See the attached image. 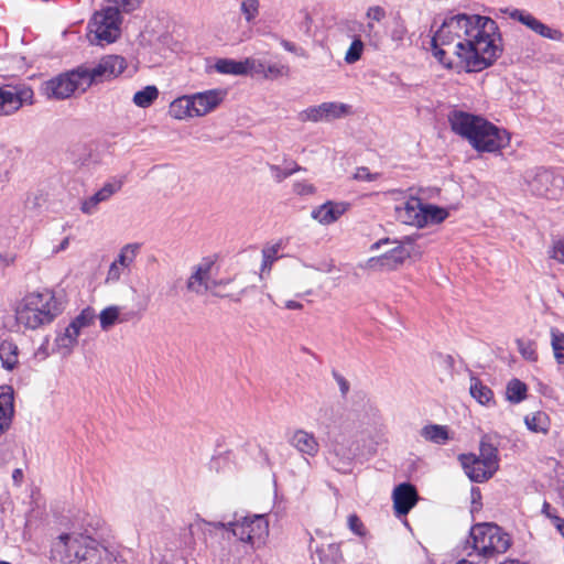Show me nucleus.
<instances>
[{
    "instance_id": "nucleus-34",
    "label": "nucleus",
    "mask_w": 564,
    "mask_h": 564,
    "mask_svg": "<svg viewBox=\"0 0 564 564\" xmlns=\"http://www.w3.org/2000/svg\"><path fill=\"white\" fill-rule=\"evenodd\" d=\"M141 243L133 242L124 245L118 254L117 262L124 269H129L140 252Z\"/></svg>"
},
{
    "instance_id": "nucleus-14",
    "label": "nucleus",
    "mask_w": 564,
    "mask_h": 564,
    "mask_svg": "<svg viewBox=\"0 0 564 564\" xmlns=\"http://www.w3.org/2000/svg\"><path fill=\"white\" fill-rule=\"evenodd\" d=\"M395 217L405 225L424 227L423 203L417 197H410L394 207Z\"/></svg>"
},
{
    "instance_id": "nucleus-52",
    "label": "nucleus",
    "mask_w": 564,
    "mask_h": 564,
    "mask_svg": "<svg viewBox=\"0 0 564 564\" xmlns=\"http://www.w3.org/2000/svg\"><path fill=\"white\" fill-rule=\"evenodd\" d=\"M384 260L383 254L379 257H371L361 265V268L369 271H387Z\"/></svg>"
},
{
    "instance_id": "nucleus-62",
    "label": "nucleus",
    "mask_w": 564,
    "mask_h": 564,
    "mask_svg": "<svg viewBox=\"0 0 564 564\" xmlns=\"http://www.w3.org/2000/svg\"><path fill=\"white\" fill-rule=\"evenodd\" d=\"M281 45L288 52L296 53V51H297L296 45L290 41L282 40Z\"/></svg>"
},
{
    "instance_id": "nucleus-36",
    "label": "nucleus",
    "mask_w": 564,
    "mask_h": 564,
    "mask_svg": "<svg viewBox=\"0 0 564 564\" xmlns=\"http://www.w3.org/2000/svg\"><path fill=\"white\" fill-rule=\"evenodd\" d=\"M159 90L155 86H147L137 91L133 96V102L141 108H148L158 98Z\"/></svg>"
},
{
    "instance_id": "nucleus-4",
    "label": "nucleus",
    "mask_w": 564,
    "mask_h": 564,
    "mask_svg": "<svg viewBox=\"0 0 564 564\" xmlns=\"http://www.w3.org/2000/svg\"><path fill=\"white\" fill-rule=\"evenodd\" d=\"M62 312L55 293L44 289L28 293L18 305L15 317L19 325L35 330L51 324Z\"/></svg>"
},
{
    "instance_id": "nucleus-7",
    "label": "nucleus",
    "mask_w": 564,
    "mask_h": 564,
    "mask_svg": "<svg viewBox=\"0 0 564 564\" xmlns=\"http://www.w3.org/2000/svg\"><path fill=\"white\" fill-rule=\"evenodd\" d=\"M90 87L86 65L62 73L44 83L47 97L64 100L76 93L83 94Z\"/></svg>"
},
{
    "instance_id": "nucleus-26",
    "label": "nucleus",
    "mask_w": 564,
    "mask_h": 564,
    "mask_svg": "<svg viewBox=\"0 0 564 564\" xmlns=\"http://www.w3.org/2000/svg\"><path fill=\"white\" fill-rule=\"evenodd\" d=\"M78 336V330H76L74 326L68 325L65 332L56 337L55 345L58 352L63 356L69 355L77 344Z\"/></svg>"
},
{
    "instance_id": "nucleus-22",
    "label": "nucleus",
    "mask_w": 564,
    "mask_h": 564,
    "mask_svg": "<svg viewBox=\"0 0 564 564\" xmlns=\"http://www.w3.org/2000/svg\"><path fill=\"white\" fill-rule=\"evenodd\" d=\"M478 457L482 459L491 470H498L500 459L497 436L486 434L481 437Z\"/></svg>"
},
{
    "instance_id": "nucleus-63",
    "label": "nucleus",
    "mask_w": 564,
    "mask_h": 564,
    "mask_svg": "<svg viewBox=\"0 0 564 564\" xmlns=\"http://www.w3.org/2000/svg\"><path fill=\"white\" fill-rule=\"evenodd\" d=\"M392 241L390 240V238H383V239H380L378 241H376L375 243L371 245L370 247V250L371 251H376L378 250L381 246L383 245H389L391 243Z\"/></svg>"
},
{
    "instance_id": "nucleus-6",
    "label": "nucleus",
    "mask_w": 564,
    "mask_h": 564,
    "mask_svg": "<svg viewBox=\"0 0 564 564\" xmlns=\"http://www.w3.org/2000/svg\"><path fill=\"white\" fill-rule=\"evenodd\" d=\"M226 524V532L246 545V553L262 546L269 535V521L262 514L242 517Z\"/></svg>"
},
{
    "instance_id": "nucleus-30",
    "label": "nucleus",
    "mask_w": 564,
    "mask_h": 564,
    "mask_svg": "<svg viewBox=\"0 0 564 564\" xmlns=\"http://www.w3.org/2000/svg\"><path fill=\"white\" fill-rule=\"evenodd\" d=\"M13 389L10 386L0 387V417L10 424L14 412Z\"/></svg>"
},
{
    "instance_id": "nucleus-38",
    "label": "nucleus",
    "mask_w": 564,
    "mask_h": 564,
    "mask_svg": "<svg viewBox=\"0 0 564 564\" xmlns=\"http://www.w3.org/2000/svg\"><path fill=\"white\" fill-rule=\"evenodd\" d=\"M423 214L425 218L424 226L429 224H440L448 216V213L445 208L431 204H423Z\"/></svg>"
},
{
    "instance_id": "nucleus-8",
    "label": "nucleus",
    "mask_w": 564,
    "mask_h": 564,
    "mask_svg": "<svg viewBox=\"0 0 564 564\" xmlns=\"http://www.w3.org/2000/svg\"><path fill=\"white\" fill-rule=\"evenodd\" d=\"M122 18L116 7H105L100 11L94 13L89 21L88 28L93 44L104 45L116 42L120 34V25Z\"/></svg>"
},
{
    "instance_id": "nucleus-49",
    "label": "nucleus",
    "mask_w": 564,
    "mask_h": 564,
    "mask_svg": "<svg viewBox=\"0 0 564 564\" xmlns=\"http://www.w3.org/2000/svg\"><path fill=\"white\" fill-rule=\"evenodd\" d=\"M241 12L248 22L252 21L259 12V0H242Z\"/></svg>"
},
{
    "instance_id": "nucleus-18",
    "label": "nucleus",
    "mask_w": 564,
    "mask_h": 564,
    "mask_svg": "<svg viewBox=\"0 0 564 564\" xmlns=\"http://www.w3.org/2000/svg\"><path fill=\"white\" fill-rule=\"evenodd\" d=\"M393 507L398 516H405L415 506L417 492L411 484H400L393 490Z\"/></svg>"
},
{
    "instance_id": "nucleus-13",
    "label": "nucleus",
    "mask_w": 564,
    "mask_h": 564,
    "mask_svg": "<svg viewBox=\"0 0 564 564\" xmlns=\"http://www.w3.org/2000/svg\"><path fill=\"white\" fill-rule=\"evenodd\" d=\"M214 261L205 258L192 268V273L186 281L188 292L203 295L210 289V272Z\"/></svg>"
},
{
    "instance_id": "nucleus-47",
    "label": "nucleus",
    "mask_w": 564,
    "mask_h": 564,
    "mask_svg": "<svg viewBox=\"0 0 564 564\" xmlns=\"http://www.w3.org/2000/svg\"><path fill=\"white\" fill-rule=\"evenodd\" d=\"M290 68L288 65L284 64H265V70L263 74V78L265 79H276L282 76H289Z\"/></svg>"
},
{
    "instance_id": "nucleus-31",
    "label": "nucleus",
    "mask_w": 564,
    "mask_h": 564,
    "mask_svg": "<svg viewBox=\"0 0 564 564\" xmlns=\"http://www.w3.org/2000/svg\"><path fill=\"white\" fill-rule=\"evenodd\" d=\"M100 327L104 330H108L116 323L127 322L128 318L121 316V308L119 306L112 305L104 308L99 314Z\"/></svg>"
},
{
    "instance_id": "nucleus-35",
    "label": "nucleus",
    "mask_w": 564,
    "mask_h": 564,
    "mask_svg": "<svg viewBox=\"0 0 564 564\" xmlns=\"http://www.w3.org/2000/svg\"><path fill=\"white\" fill-rule=\"evenodd\" d=\"M527 386L519 379H512L506 389L507 400L511 403H519L527 398Z\"/></svg>"
},
{
    "instance_id": "nucleus-19",
    "label": "nucleus",
    "mask_w": 564,
    "mask_h": 564,
    "mask_svg": "<svg viewBox=\"0 0 564 564\" xmlns=\"http://www.w3.org/2000/svg\"><path fill=\"white\" fill-rule=\"evenodd\" d=\"M346 202L327 200L312 210V218L322 225H330L337 221L349 208Z\"/></svg>"
},
{
    "instance_id": "nucleus-21",
    "label": "nucleus",
    "mask_w": 564,
    "mask_h": 564,
    "mask_svg": "<svg viewBox=\"0 0 564 564\" xmlns=\"http://www.w3.org/2000/svg\"><path fill=\"white\" fill-rule=\"evenodd\" d=\"M226 529L227 524L224 522H209L199 517H197L188 527L193 543H195V538L198 536L203 540L206 547H209L208 538H214L216 535V530L226 531Z\"/></svg>"
},
{
    "instance_id": "nucleus-32",
    "label": "nucleus",
    "mask_w": 564,
    "mask_h": 564,
    "mask_svg": "<svg viewBox=\"0 0 564 564\" xmlns=\"http://www.w3.org/2000/svg\"><path fill=\"white\" fill-rule=\"evenodd\" d=\"M325 121L340 119L350 113V106L344 102L329 101L322 102Z\"/></svg>"
},
{
    "instance_id": "nucleus-51",
    "label": "nucleus",
    "mask_w": 564,
    "mask_h": 564,
    "mask_svg": "<svg viewBox=\"0 0 564 564\" xmlns=\"http://www.w3.org/2000/svg\"><path fill=\"white\" fill-rule=\"evenodd\" d=\"M534 32L545 39H550V40H554V41H561L563 37V34L561 31L551 29L550 26H547L546 24H544L542 22H540L539 26L536 28V30Z\"/></svg>"
},
{
    "instance_id": "nucleus-37",
    "label": "nucleus",
    "mask_w": 564,
    "mask_h": 564,
    "mask_svg": "<svg viewBox=\"0 0 564 564\" xmlns=\"http://www.w3.org/2000/svg\"><path fill=\"white\" fill-rule=\"evenodd\" d=\"M550 335L554 358L558 365H564V333L553 327Z\"/></svg>"
},
{
    "instance_id": "nucleus-29",
    "label": "nucleus",
    "mask_w": 564,
    "mask_h": 564,
    "mask_svg": "<svg viewBox=\"0 0 564 564\" xmlns=\"http://www.w3.org/2000/svg\"><path fill=\"white\" fill-rule=\"evenodd\" d=\"M420 434L425 441L440 445L445 444L449 440L447 427L438 424L423 426Z\"/></svg>"
},
{
    "instance_id": "nucleus-53",
    "label": "nucleus",
    "mask_w": 564,
    "mask_h": 564,
    "mask_svg": "<svg viewBox=\"0 0 564 564\" xmlns=\"http://www.w3.org/2000/svg\"><path fill=\"white\" fill-rule=\"evenodd\" d=\"M124 268L121 267L116 260L110 264L106 281L107 282H117L120 280Z\"/></svg>"
},
{
    "instance_id": "nucleus-15",
    "label": "nucleus",
    "mask_w": 564,
    "mask_h": 564,
    "mask_svg": "<svg viewBox=\"0 0 564 564\" xmlns=\"http://www.w3.org/2000/svg\"><path fill=\"white\" fill-rule=\"evenodd\" d=\"M458 459L471 481L484 482L496 473L487 467V464L475 454H460Z\"/></svg>"
},
{
    "instance_id": "nucleus-33",
    "label": "nucleus",
    "mask_w": 564,
    "mask_h": 564,
    "mask_svg": "<svg viewBox=\"0 0 564 564\" xmlns=\"http://www.w3.org/2000/svg\"><path fill=\"white\" fill-rule=\"evenodd\" d=\"M214 68L219 74L227 75H246V68L242 66V61H235L230 58H219L216 61Z\"/></svg>"
},
{
    "instance_id": "nucleus-20",
    "label": "nucleus",
    "mask_w": 564,
    "mask_h": 564,
    "mask_svg": "<svg viewBox=\"0 0 564 564\" xmlns=\"http://www.w3.org/2000/svg\"><path fill=\"white\" fill-rule=\"evenodd\" d=\"M289 442L302 455L314 457L319 451L315 435L302 429L294 431Z\"/></svg>"
},
{
    "instance_id": "nucleus-43",
    "label": "nucleus",
    "mask_w": 564,
    "mask_h": 564,
    "mask_svg": "<svg viewBox=\"0 0 564 564\" xmlns=\"http://www.w3.org/2000/svg\"><path fill=\"white\" fill-rule=\"evenodd\" d=\"M242 66L246 68V75H260L263 77L265 70V62L262 59L247 57L242 61Z\"/></svg>"
},
{
    "instance_id": "nucleus-44",
    "label": "nucleus",
    "mask_w": 564,
    "mask_h": 564,
    "mask_svg": "<svg viewBox=\"0 0 564 564\" xmlns=\"http://www.w3.org/2000/svg\"><path fill=\"white\" fill-rule=\"evenodd\" d=\"M270 170L272 172V175L276 182H282L284 178L289 177L293 173L301 171L302 167L297 165L295 162H291L285 167H280L276 165H270Z\"/></svg>"
},
{
    "instance_id": "nucleus-57",
    "label": "nucleus",
    "mask_w": 564,
    "mask_h": 564,
    "mask_svg": "<svg viewBox=\"0 0 564 564\" xmlns=\"http://www.w3.org/2000/svg\"><path fill=\"white\" fill-rule=\"evenodd\" d=\"M552 258L564 263V237L554 242Z\"/></svg>"
},
{
    "instance_id": "nucleus-50",
    "label": "nucleus",
    "mask_w": 564,
    "mask_h": 564,
    "mask_svg": "<svg viewBox=\"0 0 564 564\" xmlns=\"http://www.w3.org/2000/svg\"><path fill=\"white\" fill-rule=\"evenodd\" d=\"M108 2L110 3L108 7H116L119 12L126 13L133 12L141 4L140 0H109Z\"/></svg>"
},
{
    "instance_id": "nucleus-61",
    "label": "nucleus",
    "mask_w": 564,
    "mask_h": 564,
    "mask_svg": "<svg viewBox=\"0 0 564 564\" xmlns=\"http://www.w3.org/2000/svg\"><path fill=\"white\" fill-rule=\"evenodd\" d=\"M12 480L15 486H20L23 481V471L20 468H17L12 473Z\"/></svg>"
},
{
    "instance_id": "nucleus-48",
    "label": "nucleus",
    "mask_w": 564,
    "mask_h": 564,
    "mask_svg": "<svg viewBox=\"0 0 564 564\" xmlns=\"http://www.w3.org/2000/svg\"><path fill=\"white\" fill-rule=\"evenodd\" d=\"M364 51V43L359 39H355L345 54V62L354 64L360 59Z\"/></svg>"
},
{
    "instance_id": "nucleus-42",
    "label": "nucleus",
    "mask_w": 564,
    "mask_h": 564,
    "mask_svg": "<svg viewBox=\"0 0 564 564\" xmlns=\"http://www.w3.org/2000/svg\"><path fill=\"white\" fill-rule=\"evenodd\" d=\"M510 18L513 19V20L519 21L522 24H524L527 28H529L533 32L536 30V28L539 26V24L541 22L540 20H538L532 14L527 13V12L521 11V10H518V9L513 10L510 13Z\"/></svg>"
},
{
    "instance_id": "nucleus-64",
    "label": "nucleus",
    "mask_w": 564,
    "mask_h": 564,
    "mask_svg": "<svg viewBox=\"0 0 564 564\" xmlns=\"http://www.w3.org/2000/svg\"><path fill=\"white\" fill-rule=\"evenodd\" d=\"M285 308H288V310H302L303 305L300 302L290 300V301L285 302Z\"/></svg>"
},
{
    "instance_id": "nucleus-23",
    "label": "nucleus",
    "mask_w": 564,
    "mask_h": 564,
    "mask_svg": "<svg viewBox=\"0 0 564 564\" xmlns=\"http://www.w3.org/2000/svg\"><path fill=\"white\" fill-rule=\"evenodd\" d=\"M414 248L408 238L406 241L398 242L390 251L383 253L386 261V270L393 271L400 268L406 259H409Z\"/></svg>"
},
{
    "instance_id": "nucleus-25",
    "label": "nucleus",
    "mask_w": 564,
    "mask_h": 564,
    "mask_svg": "<svg viewBox=\"0 0 564 564\" xmlns=\"http://www.w3.org/2000/svg\"><path fill=\"white\" fill-rule=\"evenodd\" d=\"M1 365L7 370H13L19 364V348L11 340H3L0 344Z\"/></svg>"
},
{
    "instance_id": "nucleus-40",
    "label": "nucleus",
    "mask_w": 564,
    "mask_h": 564,
    "mask_svg": "<svg viewBox=\"0 0 564 564\" xmlns=\"http://www.w3.org/2000/svg\"><path fill=\"white\" fill-rule=\"evenodd\" d=\"M280 248V243H275L272 246L264 247L262 249L261 272L271 270V265L273 264V262L279 259Z\"/></svg>"
},
{
    "instance_id": "nucleus-46",
    "label": "nucleus",
    "mask_w": 564,
    "mask_h": 564,
    "mask_svg": "<svg viewBox=\"0 0 564 564\" xmlns=\"http://www.w3.org/2000/svg\"><path fill=\"white\" fill-rule=\"evenodd\" d=\"M322 109H323L322 104L317 105V106L308 107L307 109L300 112V120L303 122H305V121H311V122L325 121L324 111Z\"/></svg>"
},
{
    "instance_id": "nucleus-3",
    "label": "nucleus",
    "mask_w": 564,
    "mask_h": 564,
    "mask_svg": "<svg viewBox=\"0 0 564 564\" xmlns=\"http://www.w3.org/2000/svg\"><path fill=\"white\" fill-rule=\"evenodd\" d=\"M53 564H117L97 541L85 535L62 534L53 543Z\"/></svg>"
},
{
    "instance_id": "nucleus-2",
    "label": "nucleus",
    "mask_w": 564,
    "mask_h": 564,
    "mask_svg": "<svg viewBox=\"0 0 564 564\" xmlns=\"http://www.w3.org/2000/svg\"><path fill=\"white\" fill-rule=\"evenodd\" d=\"M452 130L468 140L478 152L495 153L510 143V133L482 117L454 110L448 116Z\"/></svg>"
},
{
    "instance_id": "nucleus-56",
    "label": "nucleus",
    "mask_w": 564,
    "mask_h": 564,
    "mask_svg": "<svg viewBox=\"0 0 564 564\" xmlns=\"http://www.w3.org/2000/svg\"><path fill=\"white\" fill-rule=\"evenodd\" d=\"M293 191L297 195H311L314 194L315 187L312 184H308L306 182H296L293 185Z\"/></svg>"
},
{
    "instance_id": "nucleus-60",
    "label": "nucleus",
    "mask_w": 564,
    "mask_h": 564,
    "mask_svg": "<svg viewBox=\"0 0 564 564\" xmlns=\"http://www.w3.org/2000/svg\"><path fill=\"white\" fill-rule=\"evenodd\" d=\"M547 518L551 519L553 525L556 528V530L564 538V519L558 517V516H556V514H553V513H547Z\"/></svg>"
},
{
    "instance_id": "nucleus-10",
    "label": "nucleus",
    "mask_w": 564,
    "mask_h": 564,
    "mask_svg": "<svg viewBox=\"0 0 564 564\" xmlns=\"http://www.w3.org/2000/svg\"><path fill=\"white\" fill-rule=\"evenodd\" d=\"M127 67L126 61L119 55H107L91 66H86V74L90 86L119 76Z\"/></svg>"
},
{
    "instance_id": "nucleus-54",
    "label": "nucleus",
    "mask_w": 564,
    "mask_h": 564,
    "mask_svg": "<svg viewBox=\"0 0 564 564\" xmlns=\"http://www.w3.org/2000/svg\"><path fill=\"white\" fill-rule=\"evenodd\" d=\"M377 176H378L377 174L370 173L368 167L360 166L356 170V172L354 174V180L372 182V181L377 180Z\"/></svg>"
},
{
    "instance_id": "nucleus-55",
    "label": "nucleus",
    "mask_w": 564,
    "mask_h": 564,
    "mask_svg": "<svg viewBox=\"0 0 564 564\" xmlns=\"http://www.w3.org/2000/svg\"><path fill=\"white\" fill-rule=\"evenodd\" d=\"M348 527L357 535H364V524L356 514L348 517Z\"/></svg>"
},
{
    "instance_id": "nucleus-11",
    "label": "nucleus",
    "mask_w": 564,
    "mask_h": 564,
    "mask_svg": "<svg viewBox=\"0 0 564 564\" xmlns=\"http://www.w3.org/2000/svg\"><path fill=\"white\" fill-rule=\"evenodd\" d=\"M33 91L30 88L12 86L0 87V117L15 113L24 102L31 101Z\"/></svg>"
},
{
    "instance_id": "nucleus-59",
    "label": "nucleus",
    "mask_w": 564,
    "mask_h": 564,
    "mask_svg": "<svg viewBox=\"0 0 564 564\" xmlns=\"http://www.w3.org/2000/svg\"><path fill=\"white\" fill-rule=\"evenodd\" d=\"M384 10L380 7H371L367 11V17L378 22L384 18Z\"/></svg>"
},
{
    "instance_id": "nucleus-58",
    "label": "nucleus",
    "mask_w": 564,
    "mask_h": 564,
    "mask_svg": "<svg viewBox=\"0 0 564 564\" xmlns=\"http://www.w3.org/2000/svg\"><path fill=\"white\" fill-rule=\"evenodd\" d=\"M333 377L339 387V391L343 397H346L349 391V382L338 372H333Z\"/></svg>"
},
{
    "instance_id": "nucleus-28",
    "label": "nucleus",
    "mask_w": 564,
    "mask_h": 564,
    "mask_svg": "<svg viewBox=\"0 0 564 564\" xmlns=\"http://www.w3.org/2000/svg\"><path fill=\"white\" fill-rule=\"evenodd\" d=\"M470 395L480 404L489 405L494 401L492 390L478 378L473 377L469 386Z\"/></svg>"
},
{
    "instance_id": "nucleus-27",
    "label": "nucleus",
    "mask_w": 564,
    "mask_h": 564,
    "mask_svg": "<svg viewBox=\"0 0 564 564\" xmlns=\"http://www.w3.org/2000/svg\"><path fill=\"white\" fill-rule=\"evenodd\" d=\"M524 423L528 430L533 433L547 434L551 426L550 417L543 411H538L525 415Z\"/></svg>"
},
{
    "instance_id": "nucleus-39",
    "label": "nucleus",
    "mask_w": 564,
    "mask_h": 564,
    "mask_svg": "<svg viewBox=\"0 0 564 564\" xmlns=\"http://www.w3.org/2000/svg\"><path fill=\"white\" fill-rule=\"evenodd\" d=\"M74 164L78 167L91 169L98 164L97 155L88 148L83 147L78 149Z\"/></svg>"
},
{
    "instance_id": "nucleus-41",
    "label": "nucleus",
    "mask_w": 564,
    "mask_h": 564,
    "mask_svg": "<svg viewBox=\"0 0 564 564\" xmlns=\"http://www.w3.org/2000/svg\"><path fill=\"white\" fill-rule=\"evenodd\" d=\"M95 317L96 314L94 310L86 307L69 325L74 326V328L80 334L82 328L90 326L94 323Z\"/></svg>"
},
{
    "instance_id": "nucleus-16",
    "label": "nucleus",
    "mask_w": 564,
    "mask_h": 564,
    "mask_svg": "<svg viewBox=\"0 0 564 564\" xmlns=\"http://www.w3.org/2000/svg\"><path fill=\"white\" fill-rule=\"evenodd\" d=\"M563 178L555 176L551 171L540 170L529 182L530 189L538 196H553L554 189L561 188Z\"/></svg>"
},
{
    "instance_id": "nucleus-24",
    "label": "nucleus",
    "mask_w": 564,
    "mask_h": 564,
    "mask_svg": "<svg viewBox=\"0 0 564 564\" xmlns=\"http://www.w3.org/2000/svg\"><path fill=\"white\" fill-rule=\"evenodd\" d=\"M169 113L172 118L184 120L196 117L194 115V106L191 95H185L174 99L169 107Z\"/></svg>"
},
{
    "instance_id": "nucleus-12",
    "label": "nucleus",
    "mask_w": 564,
    "mask_h": 564,
    "mask_svg": "<svg viewBox=\"0 0 564 564\" xmlns=\"http://www.w3.org/2000/svg\"><path fill=\"white\" fill-rule=\"evenodd\" d=\"M194 106V115L204 117L215 111L225 100L227 90L223 88H214L192 94Z\"/></svg>"
},
{
    "instance_id": "nucleus-5",
    "label": "nucleus",
    "mask_w": 564,
    "mask_h": 564,
    "mask_svg": "<svg viewBox=\"0 0 564 564\" xmlns=\"http://www.w3.org/2000/svg\"><path fill=\"white\" fill-rule=\"evenodd\" d=\"M467 545L485 558L506 553L511 546V538L495 523H477L471 527Z\"/></svg>"
},
{
    "instance_id": "nucleus-17",
    "label": "nucleus",
    "mask_w": 564,
    "mask_h": 564,
    "mask_svg": "<svg viewBox=\"0 0 564 564\" xmlns=\"http://www.w3.org/2000/svg\"><path fill=\"white\" fill-rule=\"evenodd\" d=\"M122 187L120 180L107 182L98 192L82 202L80 210L86 215H93L97 212L98 205L107 202L113 194Z\"/></svg>"
},
{
    "instance_id": "nucleus-9",
    "label": "nucleus",
    "mask_w": 564,
    "mask_h": 564,
    "mask_svg": "<svg viewBox=\"0 0 564 564\" xmlns=\"http://www.w3.org/2000/svg\"><path fill=\"white\" fill-rule=\"evenodd\" d=\"M328 462L333 468L341 474L351 471L352 463L357 456V447L355 443L339 434L329 437Z\"/></svg>"
},
{
    "instance_id": "nucleus-45",
    "label": "nucleus",
    "mask_w": 564,
    "mask_h": 564,
    "mask_svg": "<svg viewBox=\"0 0 564 564\" xmlns=\"http://www.w3.org/2000/svg\"><path fill=\"white\" fill-rule=\"evenodd\" d=\"M517 347L520 352V355L529 360V361H536L538 360V354L535 349V344L531 340H523V339H517Z\"/></svg>"
},
{
    "instance_id": "nucleus-1",
    "label": "nucleus",
    "mask_w": 564,
    "mask_h": 564,
    "mask_svg": "<svg viewBox=\"0 0 564 564\" xmlns=\"http://www.w3.org/2000/svg\"><path fill=\"white\" fill-rule=\"evenodd\" d=\"M494 20L481 15L456 14L444 20L432 37L433 55L446 67L453 66L454 55L468 72H480L500 55Z\"/></svg>"
}]
</instances>
